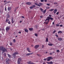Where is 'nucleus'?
I'll use <instances>...</instances> for the list:
<instances>
[{
    "label": "nucleus",
    "mask_w": 64,
    "mask_h": 64,
    "mask_svg": "<svg viewBox=\"0 0 64 64\" xmlns=\"http://www.w3.org/2000/svg\"><path fill=\"white\" fill-rule=\"evenodd\" d=\"M50 19L51 20H53V18L52 17H50L49 16L46 19L45 21L46 22V21H48L46 22H44V24H48V22H49V20H50Z\"/></svg>",
    "instance_id": "1"
},
{
    "label": "nucleus",
    "mask_w": 64,
    "mask_h": 64,
    "mask_svg": "<svg viewBox=\"0 0 64 64\" xmlns=\"http://www.w3.org/2000/svg\"><path fill=\"white\" fill-rule=\"evenodd\" d=\"M0 50L2 51V54H3L4 52H7V50H6L5 48L3 46H1L0 47Z\"/></svg>",
    "instance_id": "2"
},
{
    "label": "nucleus",
    "mask_w": 64,
    "mask_h": 64,
    "mask_svg": "<svg viewBox=\"0 0 64 64\" xmlns=\"http://www.w3.org/2000/svg\"><path fill=\"white\" fill-rule=\"evenodd\" d=\"M39 4L36 3H35V5H36L37 6H39V7L41 6H42V5H43V4L41 3H39Z\"/></svg>",
    "instance_id": "3"
},
{
    "label": "nucleus",
    "mask_w": 64,
    "mask_h": 64,
    "mask_svg": "<svg viewBox=\"0 0 64 64\" xmlns=\"http://www.w3.org/2000/svg\"><path fill=\"white\" fill-rule=\"evenodd\" d=\"M53 58H52V57L50 56L48 57L47 58V61H50V60H51V59H52Z\"/></svg>",
    "instance_id": "4"
},
{
    "label": "nucleus",
    "mask_w": 64,
    "mask_h": 64,
    "mask_svg": "<svg viewBox=\"0 0 64 64\" xmlns=\"http://www.w3.org/2000/svg\"><path fill=\"white\" fill-rule=\"evenodd\" d=\"M21 61V58H18L17 62L18 64H20Z\"/></svg>",
    "instance_id": "5"
},
{
    "label": "nucleus",
    "mask_w": 64,
    "mask_h": 64,
    "mask_svg": "<svg viewBox=\"0 0 64 64\" xmlns=\"http://www.w3.org/2000/svg\"><path fill=\"white\" fill-rule=\"evenodd\" d=\"M10 29V27L9 26H7L6 28V32H8V30Z\"/></svg>",
    "instance_id": "6"
},
{
    "label": "nucleus",
    "mask_w": 64,
    "mask_h": 64,
    "mask_svg": "<svg viewBox=\"0 0 64 64\" xmlns=\"http://www.w3.org/2000/svg\"><path fill=\"white\" fill-rule=\"evenodd\" d=\"M18 54V52H16L14 53L13 55L14 56H15L16 55H17V54Z\"/></svg>",
    "instance_id": "7"
},
{
    "label": "nucleus",
    "mask_w": 64,
    "mask_h": 64,
    "mask_svg": "<svg viewBox=\"0 0 64 64\" xmlns=\"http://www.w3.org/2000/svg\"><path fill=\"white\" fill-rule=\"evenodd\" d=\"M35 5H33L32 6H31L30 7V9H33V8H35Z\"/></svg>",
    "instance_id": "8"
},
{
    "label": "nucleus",
    "mask_w": 64,
    "mask_h": 64,
    "mask_svg": "<svg viewBox=\"0 0 64 64\" xmlns=\"http://www.w3.org/2000/svg\"><path fill=\"white\" fill-rule=\"evenodd\" d=\"M14 17H12V23H13L15 22V20H14Z\"/></svg>",
    "instance_id": "9"
},
{
    "label": "nucleus",
    "mask_w": 64,
    "mask_h": 64,
    "mask_svg": "<svg viewBox=\"0 0 64 64\" xmlns=\"http://www.w3.org/2000/svg\"><path fill=\"white\" fill-rule=\"evenodd\" d=\"M39 47V45H37L35 46L34 48L36 49H37V48H38Z\"/></svg>",
    "instance_id": "10"
},
{
    "label": "nucleus",
    "mask_w": 64,
    "mask_h": 64,
    "mask_svg": "<svg viewBox=\"0 0 64 64\" xmlns=\"http://www.w3.org/2000/svg\"><path fill=\"white\" fill-rule=\"evenodd\" d=\"M33 54V53H29L28 54H26V56H29V55H32Z\"/></svg>",
    "instance_id": "11"
},
{
    "label": "nucleus",
    "mask_w": 64,
    "mask_h": 64,
    "mask_svg": "<svg viewBox=\"0 0 64 64\" xmlns=\"http://www.w3.org/2000/svg\"><path fill=\"white\" fill-rule=\"evenodd\" d=\"M54 11V14H55L56 12H57V9H55Z\"/></svg>",
    "instance_id": "12"
},
{
    "label": "nucleus",
    "mask_w": 64,
    "mask_h": 64,
    "mask_svg": "<svg viewBox=\"0 0 64 64\" xmlns=\"http://www.w3.org/2000/svg\"><path fill=\"white\" fill-rule=\"evenodd\" d=\"M26 4L27 5H30L31 4V3L30 2H26Z\"/></svg>",
    "instance_id": "13"
},
{
    "label": "nucleus",
    "mask_w": 64,
    "mask_h": 64,
    "mask_svg": "<svg viewBox=\"0 0 64 64\" xmlns=\"http://www.w3.org/2000/svg\"><path fill=\"white\" fill-rule=\"evenodd\" d=\"M10 17V16L9 14H7V16H6V18H9Z\"/></svg>",
    "instance_id": "14"
},
{
    "label": "nucleus",
    "mask_w": 64,
    "mask_h": 64,
    "mask_svg": "<svg viewBox=\"0 0 64 64\" xmlns=\"http://www.w3.org/2000/svg\"><path fill=\"white\" fill-rule=\"evenodd\" d=\"M24 31L26 32H27V33L28 32V29H25Z\"/></svg>",
    "instance_id": "15"
},
{
    "label": "nucleus",
    "mask_w": 64,
    "mask_h": 64,
    "mask_svg": "<svg viewBox=\"0 0 64 64\" xmlns=\"http://www.w3.org/2000/svg\"><path fill=\"white\" fill-rule=\"evenodd\" d=\"M58 40H59V41H62V38H58Z\"/></svg>",
    "instance_id": "16"
},
{
    "label": "nucleus",
    "mask_w": 64,
    "mask_h": 64,
    "mask_svg": "<svg viewBox=\"0 0 64 64\" xmlns=\"http://www.w3.org/2000/svg\"><path fill=\"white\" fill-rule=\"evenodd\" d=\"M46 42H48V38H46Z\"/></svg>",
    "instance_id": "17"
},
{
    "label": "nucleus",
    "mask_w": 64,
    "mask_h": 64,
    "mask_svg": "<svg viewBox=\"0 0 64 64\" xmlns=\"http://www.w3.org/2000/svg\"><path fill=\"white\" fill-rule=\"evenodd\" d=\"M28 29L29 30H30V31H32V30H33V28H29Z\"/></svg>",
    "instance_id": "18"
},
{
    "label": "nucleus",
    "mask_w": 64,
    "mask_h": 64,
    "mask_svg": "<svg viewBox=\"0 0 64 64\" xmlns=\"http://www.w3.org/2000/svg\"><path fill=\"white\" fill-rule=\"evenodd\" d=\"M12 41L14 43H15L16 42V40L15 39L13 40Z\"/></svg>",
    "instance_id": "19"
},
{
    "label": "nucleus",
    "mask_w": 64,
    "mask_h": 64,
    "mask_svg": "<svg viewBox=\"0 0 64 64\" xmlns=\"http://www.w3.org/2000/svg\"><path fill=\"white\" fill-rule=\"evenodd\" d=\"M48 45L49 46H53V44H48Z\"/></svg>",
    "instance_id": "20"
},
{
    "label": "nucleus",
    "mask_w": 64,
    "mask_h": 64,
    "mask_svg": "<svg viewBox=\"0 0 64 64\" xmlns=\"http://www.w3.org/2000/svg\"><path fill=\"white\" fill-rule=\"evenodd\" d=\"M54 10V9H51L49 11H51V12H52V11H53Z\"/></svg>",
    "instance_id": "21"
},
{
    "label": "nucleus",
    "mask_w": 64,
    "mask_h": 64,
    "mask_svg": "<svg viewBox=\"0 0 64 64\" xmlns=\"http://www.w3.org/2000/svg\"><path fill=\"white\" fill-rule=\"evenodd\" d=\"M8 56L9 58H11V55H10L9 54H8Z\"/></svg>",
    "instance_id": "22"
},
{
    "label": "nucleus",
    "mask_w": 64,
    "mask_h": 64,
    "mask_svg": "<svg viewBox=\"0 0 64 64\" xmlns=\"http://www.w3.org/2000/svg\"><path fill=\"white\" fill-rule=\"evenodd\" d=\"M62 33V32L61 31H59L58 32V34H59V33Z\"/></svg>",
    "instance_id": "23"
},
{
    "label": "nucleus",
    "mask_w": 64,
    "mask_h": 64,
    "mask_svg": "<svg viewBox=\"0 0 64 64\" xmlns=\"http://www.w3.org/2000/svg\"><path fill=\"white\" fill-rule=\"evenodd\" d=\"M34 35L36 36V37H37V36H38V34L36 33L34 34Z\"/></svg>",
    "instance_id": "24"
},
{
    "label": "nucleus",
    "mask_w": 64,
    "mask_h": 64,
    "mask_svg": "<svg viewBox=\"0 0 64 64\" xmlns=\"http://www.w3.org/2000/svg\"><path fill=\"white\" fill-rule=\"evenodd\" d=\"M46 11V10L45 9L44 10V11L43 10V12L44 13V14H45V12Z\"/></svg>",
    "instance_id": "25"
},
{
    "label": "nucleus",
    "mask_w": 64,
    "mask_h": 64,
    "mask_svg": "<svg viewBox=\"0 0 64 64\" xmlns=\"http://www.w3.org/2000/svg\"><path fill=\"white\" fill-rule=\"evenodd\" d=\"M53 64V62H52V61H50V64Z\"/></svg>",
    "instance_id": "26"
},
{
    "label": "nucleus",
    "mask_w": 64,
    "mask_h": 64,
    "mask_svg": "<svg viewBox=\"0 0 64 64\" xmlns=\"http://www.w3.org/2000/svg\"><path fill=\"white\" fill-rule=\"evenodd\" d=\"M40 11H42V12L43 13V10L42 9V8H41L40 9Z\"/></svg>",
    "instance_id": "27"
},
{
    "label": "nucleus",
    "mask_w": 64,
    "mask_h": 64,
    "mask_svg": "<svg viewBox=\"0 0 64 64\" xmlns=\"http://www.w3.org/2000/svg\"><path fill=\"white\" fill-rule=\"evenodd\" d=\"M55 32H56V30H54V31H53L52 32V33L53 34H54V33H55Z\"/></svg>",
    "instance_id": "28"
},
{
    "label": "nucleus",
    "mask_w": 64,
    "mask_h": 64,
    "mask_svg": "<svg viewBox=\"0 0 64 64\" xmlns=\"http://www.w3.org/2000/svg\"><path fill=\"white\" fill-rule=\"evenodd\" d=\"M8 10H11V8H8Z\"/></svg>",
    "instance_id": "29"
},
{
    "label": "nucleus",
    "mask_w": 64,
    "mask_h": 64,
    "mask_svg": "<svg viewBox=\"0 0 64 64\" xmlns=\"http://www.w3.org/2000/svg\"><path fill=\"white\" fill-rule=\"evenodd\" d=\"M8 21H9V20L8 18H7L6 20V22H8Z\"/></svg>",
    "instance_id": "30"
},
{
    "label": "nucleus",
    "mask_w": 64,
    "mask_h": 64,
    "mask_svg": "<svg viewBox=\"0 0 64 64\" xmlns=\"http://www.w3.org/2000/svg\"><path fill=\"white\" fill-rule=\"evenodd\" d=\"M10 46H12V44H13L12 42H10Z\"/></svg>",
    "instance_id": "31"
},
{
    "label": "nucleus",
    "mask_w": 64,
    "mask_h": 64,
    "mask_svg": "<svg viewBox=\"0 0 64 64\" xmlns=\"http://www.w3.org/2000/svg\"><path fill=\"white\" fill-rule=\"evenodd\" d=\"M47 60V58H45L44 59V61H46V60Z\"/></svg>",
    "instance_id": "32"
},
{
    "label": "nucleus",
    "mask_w": 64,
    "mask_h": 64,
    "mask_svg": "<svg viewBox=\"0 0 64 64\" xmlns=\"http://www.w3.org/2000/svg\"><path fill=\"white\" fill-rule=\"evenodd\" d=\"M56 26H58V27L59 26V24H56Z\"/></svg>",
    "instance_id": "33"
},
{
    "label": "nucleus",
    "mask_w": 64,
    "mask_h": 64,
    "mask_svg": "<svg viewBox=\"0 0 64 64\" xmlns=\"http://www.w3.org/2000/svg\"><path fill=\"white\" fill-rule=\"evenodd\" d=\"M4 56H6V53H4Z\"/></svg>",
    "instance_id": "34"
},
{
    "label": "nucleus",
    "mask_w": 64,
    "mask_h": 64,
    "mask_svg": "<svg viewBox=\"0 0 64 64\" xmlns=\"http://www.w3.org/2000/svg\"><path fill=\"white\" fill-rule=\"evenodd\" d=\"M8 24H10V22L9 21L8 22Z\"/></svg>",
    "instance_id": "35"
},
{
    "label": "nucleus",
    "mask_w": 64,
    "mask_h": 64,
    "mask_svg": "<svg viewBox=\"0 0 64 64\" xmlns=\"http://www.w3.org/2000/svg\"><path fill=\"white\" fill-rule=\"evenodd\" d=\"M28 63L29 64H31L30 62H28Z\"/></svg>",
    "instance_id": "36"
},
{
    "label": "nucleus",
    "mask_w": 64,
    "mask_h": 64,
    "mask_svg": "<svg viewBox=\"0 0 64 64\" xmlns=\"http://www.w3.org/2000/svg\"><path fill=\"white\" fill-rule=\"evenodd\" d=\"M35 27L36 28H37V27H38V26L36 25L35 26Z\"/></svg>",
    "instance_id": "37"
},
{
    "label": "nucleus",
    "mask_w": 64,
    "mask_h": 64,
    "mask_svg": "<svg viewBox=\"0 0 64 64\" xmlns=\"http://www.w3.org/2000/svg\"><path fill=\"white\" fill-rule=\"evenodd\" d=\"M56 15H58L59 14V12H58L56 13Z\"/></svg>",
    "instance_id": "38"
},
{
    "label": "nucleus",
    "mask_w": 64,
    "mask_h": 64,
    "mask_svg": "<svg viewBox=\"0 0 64 64\" xmlns=\"http://www.w3.org/2000/svg\"><path fill=\"white\" fill-rule=\"evenodd\" d=\"M52 26L53 27H55V25L54 24H52Z\"/></svg>",
    "instance_id": "39"
},
{
    "label": "nucleus",
    "mask_w": 64,
    "mask_h": 64,
    "mask_svg": "<svg viewBox=\"0 0 64 64\" xmlns=\"http://www.w3.org/2000/svg\"><path fill=\"white\" fill-rule=\"evenodd\" d=\"M46 63L47 64H50V62H46Z\"/></svg>",
    "instance_id": "40"
},
{
    "label": "nucleus",
    "mask_w": 64,
    "mask_h": 64,
    "mask_svg": "<svg viewBox=\"0 0 64 64\" xmlns=\"http://www.w3.org/2000/svg\"><path fill=\"white\" fill-rule=\"evenodd\" d=\"M22 18H24H24H25L24 17V16H22Z\"/></svg>",
    "instance_id": "41"
},
{
    "label": "nucleus",
    "mask_w": 64,
    "mask_h": 64,
    "mask_svg": "<svg viewBox=\"0 0 64 64\" xmlns=\"http://www.w3.org/2000/svg\"><path fill=\"white\" fill-rule=\"evenodd\" d=\"M49 16L48 17H51L52 16L51 15H49Z\"/></svg>",
    "instance_id": "42"
},
{
    "label": "nucleus",
    "mask_w": 64,
    "mask_h": 64,
    "mask_svg": "<svg viewBox=\"0 0 64 64\" xmlns=\"http://www.w3.org/2000/svg\"><path fill=\"white\" fill-rule=\"evenodd\" d=\"M46 5H48V6H49L50 5V4H46Z\"/></svg>",
    "instance_id": "43"
},
{
    "label": "nucleus",
    "mask_w": 64,
    "mask_h": 64,
    "mask_svg": "<svg viewBox=\"0 0 64 64\" xmlns=\"http://www.w3.org/2000/svg\"><path fill=\"white\" fill-rule=\"evenodd\" d=\"M56 37H58V35L57 34H56Z\"/></svg>",
    "instance_id": "44"
},
{
    "label": "nucleus",
    "mask_w": 64,
    "mask_h": 64,
    "mask_svg": "<svg viewBox=\"0 0 64 64\" xmlns=\"http://www.w3.org/2000/svg\"><path fill=\"white\" fill-rule=\"evenodd\" d=\"M30 64H35V63H33V62H32L30 63Z\"/></svg>",
    "instance_id": "45"
},
{
    "label": "nucleus",
    "mask_w": 64,
    "mask_h": 64,
    "mask_svg": "<svg viewBox=\"0 0 64 64\" xmlns=\"http://www.w3.org/2000/svg\"><path fill=\"white\" fill-rule=\"evenodd\" d=\"M56 52H60V51L59 50H56Z\"/></svg>",
    "instance_id": "46"
},
{
    "label": "nucleus",
    "mask_w": 64,
    "mask_h": 64,
    "mask_svg": "<svg viewBox=\"0 0 64 64\" xmlns=\"http://www.w3.org/2000/svg\"><path fill=\"white\" fill-rule=\"evenodd\" d=\"M41 2H43L44 1V0H41Z\"/></svg>",
    "instance_id": "47"
},
{
    "label": "nucleus",
    "mask_w": 64,
    "mask_h": 64,
    "mask_svg": "<svg viewBox=\"0 0 64 64\" xmlns=\"http://www.w3.org/2000/svg\"><path fill=\"white\" fill-rule=\"evenodd\" d=\"M27 50L28 51H29V48H27Z\"/></svg>",
    "instance_id": "48"
},
{
    "label": "nucleus",
    "mask_w": 64,
    "mask_h": 64,
    "mask_svg": "<svg viewBox=\"0 0 64 64\" xmlns=\"http://www.w3.org/2000/svg\"><path fill=\"white\" fill-rule=\"evenodd\" d=\"M18 33H19V34H21V32H19Z\"/></svg>",
    "instance_id": "49"
},
{
    "label": "nucleus",
    "mask_w": 64,
    "mask_h": 64,
    "mask_svg": "<svg viewBox=\"0 0 64 64\" xmlns=\"http://www.w3.org/2000/svg\"><path fill=\"white\" fill-rule=\"evenodd\" d=\"M10 50L11 51H12V48H10Z\"/></svg>",
    "instance_id": "50"
},
{
    "label": "nucleus",
    "mask_w": 64,
    "mask_h": 64,
    "mask_svg": "<svg viewBox=\"0 0 64 64\" xmlns=\"http://www.w3.org/2000/svg\"><path fill=\"white\" fill-rule=\"evenodd\" d=\"M5 11H6V10H7V9H6V8H5Z\"/></svg>",
    "instance_id": "51"
},
{
    "label": "nucleus",
    "mask_w": 64,
    "mask_h": 64,
    "mask_svg": "<svg viewBox=\"0 0 64 64\" xmlns=\"http://www.w3.org/2000/svg\"><path fill=\"white\" fill-rule=\"evenodd\" d=\"M28 52H30H30H31V51H30V50H28Z\"/></svg>",
    "instance_id": "52"
},
{
    "label": "nucleus",
    "mask_w": 64,
    "mask_h": 64,
    "mask_svg": "<svg viewBox=\"0 0 64 64\" xmlns=\"http://www.w3.org/2000/svg\"><path fill=\"white\" fill-rule=\"evenodd\" d=\"M44 45H42V48H44Z\"/></svg>",
    "instance_id": "53"
},
{
    "label": "nucleus",
    "mask_w": 64,
    "mask_h": 64,
    "mask_svg": "<svg viewBox=\"0 0 64 64\" xmlns=\"http://www.w3.org/2000/svg\"><path fill=\"white\" fill-rule=\"evenodd\" d=\"M62 26H63L62 25V24L60 25V27H62Z\"/></svg>",
    "instance_id": "54"
},
{
    "label": "nucleus",
    "mask_w": 64,
    "mask_h": 64,
    "mask_svg": "<svg viewBox=\"0 0 64 64\" xmlns=\"http://www.w3.org/2000/svg\"><path fill=\"white\" fill-rule=\"evenodd\" d=\"M42 31H44V29H42Z\"/></svg>",
    "instance_id": "55"
},
{
    "label": "nucleus",
    "mask_w": 64,
    "mask_h": 64,
    "mask_svg": "<svg viewBox=\"0 0 64 64\" xmlns=\"http://www.w3.org/2000/svg\"><path fill=\"white\" fill-rule=\"evenodd\" d=\"M44 2H47V0H44Z\"/></svg>",
    "instance_id": "56"
},
{
    "label": "nucleus",
    "mask_w": 64,
    "mask_h": 64,
    "mask_svg": "<svg viewBox=\"0 0 64 64\" xmlns=\"http://www.w3.org/2000/svg\"><path fill=\"white\" fill-rule=\"evenodd\" d=\"M52 25H54V22H53L52 23Z\"/></svg>",
    "instance_id": "57"
},
{
    "label": "nucleus",
    "mask_w": 64,
    "mask_h": 64,
    "mask_svg": "<svg viewBox=\"0 0 64 64\" xmlns=\"http://www.w3.org/2000/svg\"><path fill=\"white\" fill-rule=\"evenodd\" d=\"M40 18H43V16H40Z\"/></svg>",
    "instance_id": "58"
},
{
    "label": "nucleus",
    "mask_w": 64,
    "mask_h": 64,
    "mask_svg": "<svg viewBox=\"0 0 64 64\" xmlns=\"http://www.w3.org/2000/svg\"><path fill=\"white\" fill-rule=\"evenodd\" d=\"M50 55H52V54H52V53H50Z\"/></svg>",
    "instance_id": "59"
},
{
    "label": "nucleus",
    "mask_w": 64,
    "mask_h": 64,
    "mask_svg": "<svg viewBox=\"0 0 64 64\" xmlns=\"http://www.w3.org/2000/svg\"><path fill=\"white\" fill-rule=\"evenodd\" d=\"M6 2V0H4V3H5V2Z\"/></svg>",
    "instance_id": "60"
},
{
    "label": "nucleus",
    "mask_w": 64,
    "mask_h": 64,
    "mask_svg": "<svg viewBox=\"0 0 64 64\" xmlns=\"http://www.w3.org/2000/svg\"><path fill=\"white\" fill-rule=\"evenodd\" d=\"M47 8H48V9H49V8H50L49 7V6Z\"/></svg>",
    "instance_id": "61"
},
{
    "label": "nucleus",
    "mask_w": 64,
    "mask_h": 64,
    "mask_svg": "<svg viewBox=\"0 0 64 64\" xmlns=\"http://www.w3.org/2000/svg\"><path fill=\"white\" fill-rule=\"evenodd\" d=\"M22 22V21H20V23H21Z\"/></svg>",
    "instance_id": "62"
},
{
    "label": "nucleus",
    "mask_w": 64,
    "mask_h": 64,
    "mask_svg": "<svg viewBox=\"0 0 64 64\" xmlns=\"http://www.w3.org/2000/svg\"><path fill=\"white\" fill-rule=\"evenodd\" d=\"M43 64H46V63H43Z\"/></svg>",
    "instance_id": "63"
},
{
    "label": "nucleus",
    "mask_w": 64,
    "mask_h": 64,
    "mask_svg": "<svg viewBox=\"0 0 64 64\" xmlns=\"http://www.w3.org/2000/svg\"><path fill=\"white\" fill-rule=\"evenodd\" d=\"M47 53H48V52H46V54H47Z\"/></svg>",
    "instance_id": "64"
}]
</instances>
